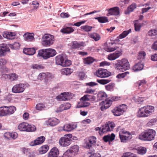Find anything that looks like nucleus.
<instances>
[{"mask_svg":"<svg viewBox=\"0 0 157 157\" xmlns=\"http://www.w3.org/2000/svg\"><path fill=\"white\" fill-rule=\"evenodd\" d=\"M24 37L25 40L28 41H32L34 39L33 36L29 33H25L24 35Z\"/></svg>","mask_w":157,"mask_h":157,"instance_id":"nucleus-39","label":"nucleus"},{"mask_svg":"<svg viewBox=\"0 0 157 157\" xmlns=\"http://www.w3.org/2000/svg\"><path fill=\"white\" fill-rule=\"evenodd\" d=\"M20 46V44L17 42H15L13 44H9V47L12 49H18Z\"/></svg>","mask_w":157,"mask_h":157,"instance_id":"nucleus-47","label":"nucleus"},{"mask_svg":"<svg viewBox=\"0 0 157 157\" xmlns=\"http://www.w3.org/2000/svg\"><path fill=\"white\" fill-rule=\"evenodd\" d=\"M93 27L92 26L86 25L81 26V28L82 30L86 32L90 31Z\"/></svg>","mask_w":157,"mask_h":157,"instance_id":"nucleus-51","label":"nucleus"},{"mask_svg":"<svg viewBox=\"0 0 157 157\" xmlns=\"http://www.w3.org/2000/svg\"><path fill=\"white\" fill-rule=\"evenodd\" d=\"M14 106H3L0 107V116H6L13 114L16 110Z\"/></svg>","mask_w":157,"mask_h":157,"instance_id":"nucleus-5","label":"nucleus"},{"mask_svg":"<svg viewBox=\"0 0 157 157\" xmlns=\"http://www.w3.org/2000/svg\"><path fill=\"white\" fill-rule=\"evenodd\" d=\"M121 54V52L119 51L110 54L109 55V60H115L120 56Z\"/></svg>","mask_w":157,"mask_h":157,"instance_id":"nucleus-21","label":"nucleus"},{"mask_svg":"<svg viewBox=\"0 0 157 157\" xmlns=\"http://www.w3.org/2000/svg\"><path fill=\"white\" fill-rule=\"evenodd\" d=\"M96 138L94 136H90L85 142V147L87 148H90L96 143Z\"/></svg>","mask_w":157,"mask_h":157,"instance_id":"nucleus-10","label":"nucleus"},{"mask_svg":"<svg viewBox=\"0 0 157 157\" xmlns=\"http://www.w3.org/2000/svg\"><path fill=\"white\" fill-rule=\"evenodd\" d=\"M116 68L122 72L130 68V64L127 59H123L118 60L115 64Z\"/></svg>","mask_w":157,"mask_h":157,"instance_id":"nucleus-4","label":"nucleus"},{"mask_svg":"<svg viewBox=\"0 0 157 157\" xmlns=\"http://www.w3.org/2000/svg\"><path fill=\"white\" fill-rule=\"evenodd\" d=\"M86 21H79L75 23L74 24H72L71 23H70L69 24V25H71L73 26H75L77 27H79L82 24H84L86 22Z\"/></svg>","mask_w":157,"mask_h":157,"instance_id":"nucleus-62","label":"nucleus"},{"mask_svg":"<svg viewBox=\"0 0 157 157\" xmlns=\"http://www.w3.org/2000/svg\"><path fill=\"white\" fill-rule=\"evenodd\" d=\"M85 45V43L84 42H78L77 41H74L73 42L72 47L73 48H79L80 47L84 46Z\"/></svg>","mask_w":157,"mask_h":157,"instance_id":"nucleus-30","label":"nucleus"},{"mask_svg":"<svg viewBox=\"0 0 157 157\" xmlns=\"http://www.w3.org/2000/svg\"><path fill=\"white\" fill-rule=\"evenodd\" d=\"M95 130L99 131V134L100 135H102L103 133H106L108 131V123L106 122L105 125L102 126V129L99 127H97L95 128Z\"/></svg>","mask_w":157,"mask_h":157,"instance_id":"nucleus-15","label":"nucleus"},{"mask_svg":"<svg viewBox=\"0 0 157 157\" xmlns=\"http://www.w3.org/2000/svg\"><path fill=\"white\" fill-rule=\"evenodd\" d=\"M54 78V75L52 73H46L45 78V82L47 83L50 81Z\"/></svg>","mask_w":157,"mask_h":157,"instance_id":"nucleus-40","label":"nucleus"},{"mask_svg":"<svg viewBox=\"0 0 157 157\" xmlns=\"http://www.w3.org/2000/svg\"><path fill=\"white\" fill-rule=\"evenodd\" d=\"M79 148L78 146L77 145H74L71 147L70 149L68 150H67L70 151V152H71V153H72V154H73V153L78 152L79 150Z\"/></svg>","mask_w":157,"mask_h":157,"instance_id":"nucleus-45","label":"nucleus"},{"mask_svg":"<svg viewBox=\"0 0 157 157\" xmlns=\"http://www.w3.org/2000/svg\"><path fill=\"white\" fill-rule=\"evenodd\" d=\"M54 41V36L48 34H45L43 36L41 39L42 45L46 47L52 45Z\"/></svg>","mask_w":157,"mask_h":157,"instance_id":"nucleus-6","label":"nucleus"},{"mask_svg":"<svg viewBox=\"0 0 157 157\" xmlns=\"http://www.w3.org/2000/svg\"><path fill=\"white\" fill-rule=\"evenodd\" d=\"M122 157H139L136 155L130 152H126L123 154Z\"/></svg>","mask_w":157,"mask_h":157,"instance_id":"nucleus-50","label":"nucleus"},{"mask_svg":"<svg viewBox=\"0 0 157 157\" xmlns=\"http://www.w3.org/2000/svg\"><path fill=\"white\" fill-rule=\"evenodd\" d=\"M49 147L47 145L42 146L40 149L39 152L40 154H43L46 153L48 150Z\"/></svg>","mask_w":157,"mask_h":157,"instance_id":"nucleus-42","label":"nucleus"},{"mask_svg":"<svg viewBox=\"0 0 157 157\" xmlns=\"http://www.w3.org/2000/svg\"><path fill=\"white\" fill-rule=\"evenodd\" d=\"M9 46H8L6 44H2L0 45V56H4L7 52L10 51V49Z\"/></svg>","mask_w":157,"mask_h":157,"instance_id":"nucleus-14","label":"nucleus"},{"mask_svg":"<svg viewBox=\"0 0 157 157\" xmlns=\"http://www.w3.org/2000/svg\"><path fill=\"white\" fill-rule=\"evenodd\" d=\"M127 136L124 135L119 134V136L122 142L125 143L130 138L129 137L130 136V133H128L127 135Z\"/></svg>","mask_w":157,"mask_h":157,"instance_id":"nucleus-35","label":"nucleus"},{"mask_svg":"<svg viewBox=\"0 0 157 157\" xmlns=\"http://www.w3.org/2000/svg\"><path fill=\"white\" fill-rule=\"evenodd\" d=\"M134 26L135 31L136 32H139L140 30L141 24L139 23H134Z\"/></svg>","mask_w":157,"mask_h":157,"instance_id":"nucleus-55","label":"nucleus"},{"mask_svg":"<svg viewBox=\"0 0 157 157\" xmlns=\"http://www.w3.org/2000/svg\"><path fill=\"white\" fill-rule=\"evenodd\" d=\"M136 7V5L135 3H132L130 6L128 8V12H125L126 14L129 13L130 12L132 11Z\"/></svg>","mask_w":157,"mask_h":157,"instance_id":"nucleus-46","label":"nucleus"},{"mask_svg":"<svg viewBox=\"0 0 157 157\" xmlns=\"http://www.w3.org/2000/svg\"><path fill=\"white\" fill-rule=\"evenodd\" d=\"M56 63L63 67H67L71 64V61L67 59L66 55L63 54L59 55L55 58Z\"/></svg>","mask_w":157,"mask_h":157,"instance_id":"nucleus-2","label":"nucleus"},{"mask_svg":"<svg viewBox=\"0 0 157 157\" xmlns=\"http://www.w3.org/2000/svg\"><path fill=\"white\" fill-rule=\"evenodd\" d=\"M144 65L143 63L140 62L136 63L132 67V69L134 71H141L143 69Z\"/></svg>","mask_w":157,"mask_h":157,"instance_id":"nucleus-27","label":"nucleus"},{"mask_svg":"<svg viewBox=\"0 0 157 157\" xmlns=\"http://www.w3.org/2000/svg\"><path fill=\"white\" fill-rule=\"evenodd\" d=\"M72 72V69L69 68H65L63 71V73L66 75H70Z\"/></svg>","mask_w":157,"mask_h":157,"instance_id":"nucleus-54","label":"nucleus"},{"mask_svg":"<svg viewBox=\"0 0 157 157\" xmlns=\"http://www.w3.org/2000/svg\"><path fill=\"white\" fill-rule=\"evenodd\" d=\"M74 31V28L65 25L61 29V32L63 33L69 34L73 32Z\"/></svg>","mask_w":157,"mask_h":157,"instance_id":"nucleus-24","label":"nucleus"},{"mask_svg":"<svg viewBox=\"0 0 157 157\" xmlns=\"http://www.w3.org/2000/svg\"><path fill=\"white\" fill-rule=\"evenodd\" d=\"M101 105L100 108L101 110L104 111L108 108V99L106 98L105 101H103L100 103Z\"/></svg>","mask_w":157,"mask_h":157,"instance_id":"nucleus-32","label":"nucleus"},{"mask_svg":"<svg viewBox=\"0 0 157 157\" xmlns=\"http://www.w3.org/2000/svg\"><path fill=\"white\" fill-rule=\"evenodd\" d=\"M148 35L150 36H154L157 34V30L151 29L149 30L148 33Z\"/></svg>","mask_w":157,"mask_h":157,"instance_id":"nucleus-61","label":"nucleus"},{"mask_svg":"<svg viewBox=\"0 0 157 157\" xmlns=\"http://www.w3.org/2000/svg\"><path fill=\"white\" fill-rule=\"evenodd\" d=\"M157 121V119L155 118L151 119L147 123V125L148 126H151L155 123Z\"/></svg>","mask_w":157,"mask_h":157,"instance_id":"nucleus-63","label":"nucleus"},{"mask_svg":"<svg viewBox=\"0 0 157 157\" xmlns=\"http://www.w3.org/2000/svg\"><path fill=\"white\" fill-rule=\"evenodd\" d=\"M107 96V94L104 92L100 91L98 94V97L99 100L104 99Z\"/></svg>","mask_w":157,"mask_h":157,"instance_id":"nucleus-41","label":"nucleus"},{"mask_svg":"<svg viewBox=\"0 0 157 157\" xmlns=\"http://www.w3.org/2000/svg\"><path fill=\"white\" fill-rule=\"evenodd\" d=\"M45 140V137L44 136H41L37 138L33 142H32L31 145L34 146L41 144L44 142Z\"/></svg>","mask_w":157,"mask_h":157,"instance_id":"nucleus-20","label":"nucleus"},{"mask_svg":"<svg viewBox=\"0 0 157 157\" xmlns=\"http://www.w3.org/2000/svg\"><path fill=\"white\" fill-rule=\"evenodd\" d=\"M88 36L90 38L93 39L95 41L99 40L101 38L100 36L95 33H89Z\"/></svg>","mask_w":157,"mask_h":157,"instance_id":"nucleus-31","label":"nucleus"},{"mask_svg":"<svg viewBox=\"0 0 157 157\" xmlns=\"http://www.w3.org/2000/svg\"><path fill=\"white\" fill-rule=\"evenodd\" d=\"M90 105V103L86 102V101L83 100L81 101L77 105V107L78 108L86 107Z\"/></svg>","mask_w":157,"mask_h":157,"instance_id":"nucleus-36","label":"nucleus"},{"mask_svg":"<svg viewBox=\"0 0 157 157\" xmlns=\"http://www.w3.org/2000/svg\"><path fill=\"white\" fill-rule=\"evenodd\" d=\"M94 59L91 57H88L83 59L84 63L85 64H90L92 63L94 61Z\"/></svg>","mask_w":157,"mask_h":157,"instance_id":"nucleus-38","label":"nucleus"},{"mask_svg":"<svg viewBox=\"0 0 157 157\" xmlns=\"http://www.w3.org/2000/svg\"><path fill=\"white\" fill-rule=\"evenodd\" d=\"M26 84L20 83L15 85L12 88V92L15 93L23 92L26 88Z\"/></svg>","mask_w":157,"mask_h":157,"instance_id":"nucleus-9","label":"nucleus"},{"mask_svg":"<svg viewBox=\"0 0 157 157\" xmlns=\"http://www.w3.org/2000/svg\"><path fill=\"white\" fill-rule=\"evenodd\" d=\"M18 134L17 133L13 132H6L4 134V136L7 138H11L13 139H15L17 137Z\"/></svg>","mask_w":157,"mask_h":157,"instance_id":"nucleus-29","label":"nucleus"},{"mask_svg":"<svg viewBox=\"0 0 157 157\" xmlns=\"http://www.w3.org/2000/svg\"><path fill=\"white\" fill-rule=\"evenodd\" d=\"M138 153L140 154H145L146 152V149L145 147H139L137 149Z\"/></svg>","mask_w":157,"mask_h":157,"instance_id":"nucleus-53","label":"nucleus"},{"mask_svg":"<svg viewBox=\"0 0 157 157\" xmlns=\"http://www.w3.org/2000/svg\"><path fill=\"white\" fill-rule=\"evenodd\" d=\"M28 123L23 122L21 123L18 126V128L21 131L27 132Z\"/></svg>","mask_w":157,"mask_h":157,"instance_id":"nucleus-33","label":"nucleus"},{"mask_svg":"<svg viewBox=\"0 0 157 157\" xmlns=\"http://www.w3.org/2000/svg\"><path fill=\"white\" fill-rule=\"evenodd\" d=\"M69 93H63L57 96L56 97V99L58 101H65L70 99L69 97Z\"/></svg>","mask_w":157,"mask_h":157,"instance_id":"nucleus-13","label":"nucleus"},{"mask_svg":"<svg viewBox=\"0 0 157 157\" xmlns=\"http://www.w3.org/2000/svg\"><path fill=\"white\" fill-rule=\"evenodd\" d=\"M36 130V127L34 125L29 124L28 123L27 126V132H34Z\"/></svg>","mask_w":157,"mask_h":157,"instance_id":"nucleus-44","label":"nucleus"},{"mask_svg":"<svg viewBox=\"0 0 157 157\" xmlns=\"http://www.w3.org/2000/svg\"><path fill=\"white\" fill-rule=\"evenodd\" d=\"M110 40L111 41V42L109 43V52H113L118 48L116 46V43H115V42L116 41H115V40H112L111 39H110Z\"/></svg>","mask_w":157,"mask_h":157,"instance_id":"nucleus-19","label":"nucleus"},{"mask_svg":"<svg viewBox=\"0 0 157 157\" xmlns=\"http://www.w3.org/2000/svg\"><path fill=\"white\" fill-rule=\"evenodd\" d=\"M32 67L33 69L39 70L40 69H44V67L41 65H38L37 64L32 65Z\"/></svg>","mask_w":157,"mask_h":157,"instance_id":"nucleus-58","label":"nucleus"},{"mask_svg":"<svg viewBox=\"0 0 157 157\" xmlns=\"http://www.w3.org/2000/svg\"><path fill=\"white\" fill-rule=\"evenodd\" d=\"M97 81L99 83L102 85H105L108 83V80L107 79H97Z\"/></svg>","mask_w":157,"mask_h":157,"instance_id":"nucleus-64","label":"nucleus"},{"mask_svg":"<svg viewBox=\"0 0 157 157\" xmlns=\"http://www.w3.org/2000/svg\"><path fill=\"white\" fill-rule=\"evenodd\" d=\"M120 14L119 9L115 7L109 9V14L117 16Z\"/></svg>","mask_w":157,"mask_h":157,"instance_id":"nucleus-23","label":"nucleus"},{"mask_svg":"<svg viewBox=\"0 0 157 157\" xmlns=\"http://www.w3.org/2000/svg\"><path fill=\"white\" fill-rule=\"evenodd\" d=\"M131 29L126 31H124L121 34L118 36L117 38L115 39V41L118 42L120 41L119 39H122L126 37L129 33H131Z\"/></svg>","mask_w":157,"mask_h":157,"instance_id":"nucleus-16","label":"nucleus"},{"mask_svg":"<svg viewBox=\"0 0 157 157\" xmlns=\"http://www.w3.org/2000/svg\"><path fill=\"white\" fill-rule=\"evenodd\" d=\"M146 81L144 80L138 81L136 83V85L138 87V89H143L142 88H144L146 84Z\"/></svg>","mask_w":157,"mask_h":157,"instance_id":"nucleus-34","label":"nucleus"},{"mask_svg":"<svg viewBox=\"0 0 157 157\" xmlns=\"http://www.w3.org/2000/svg\"><path fill=\"white\" fill-rule=\"evenodd\" d=\"M145 56L146 53L144 51H140L138 54V59H143Z\"/></svg>","mask_w":157,"mask_h":157,"instance_id":"nucleus-57","label":"nucleus"},{"mask_svg":"<svg viewBox=\"0 0 157 157\" xmlns=\"http://www.w3.org/2000/svg\"><path fill=\"white\" fill-rule=\"evenodd\" d=\"M88 155L89 157H101V155L99 153H95L94 151L89 152Z\"/></svg>","mask_w":157,"mask_h":157,"instance_id":"nucleus-48","label":"nucleus"},{"mask_svg":"<svg viewBox=\"0 0 157 157\" xmlns=\"http://www.w3.org/2000/svg\"><path fill=\"white\" fill-rule=\"evenodd\" d=\"M120 97H112L110 99L109 98V108L110 106L109 105H111L113 101H116L119 100L120 99Z\"/></svg>","mask_w":157,"mask_h":157,"instance_id":"nucleus-52","label":"nucleus"},{"mask_svg":"<svg viewBox=\"0 0 157 157\" xmlns=\"http://www.w3.org/2000/svg\"><path fill=\"white\" fill-rule=\"evenodd\" d=\"M95 19L98 20L99 22L101 23H104L108 21L107 17H95Z\"/></svg>","mask_w":157,"mask_h":157,"instance_id":"nucleus-43","label":"nucleus"},{"mask_svg":"<svg viewBox=\"0 0 157 157\" xmlns=\"http://www.w3.org/2000/svg\"><path fill=\"white\" fill-rule=\"evenodd\" d=\"M77 124L75 123H69L65 124L63 126V130L66 132H70L76 128Z\"/></svg>","mask_w":157,"mask_h":157,"instance_id":"nucleus-11","label":"nucleus"},{"mask_svg":"<svg viewBox=\"0 0 157 157\" xmlns=\"http://www.w3.org/2000/svg\"><path fill=\"white\" fill-rule=\"evenodd\" d=\"M16 34L14 32L6 31L3 33L2 35L4 38L12 40L14 38Z\"/></svg>","mask_w":157,"mask_h":157,"instance_id":"nucleus-22","label":"nucleus"},{"mask_svg":"<svg viewBox=\"0 0 157 157\" xmlns=\"http://www.w3.org/2000/svg\"><path fill=\"white\" fill-rule=\"evenodd\" d=\"M107 70L105 69L99 68L96 72L97 76L100 78H105L108 77Z\"/></svg>","mask_w":157,"mask_h":157,"instance_id":"nucleus-12","label":"nucleus"},{"mask_svg":"<svg viewBox=\"0 0 157 157\" xmlns=\"http://www.w3.org/2000/svg\"><path fill=\"white\" fill-rule=\"evenodd\" d=\"M59 154L58 149L56 147L52 148L48 153V157H57Z\"/></svg>","mask_w":157,"mask_h":157,"instance_id":"nucleus-18","label":"nucleus"},{"mask_svg":"<svg viewBox=\"0 0 157 157\" xmlns=\"http://www.w3.org/2000/svg\"><path fill=\"white\" fill-rule=\"evenodd\" d=\"M71 134H69L68 135H65L61 138L59 140V145L62 147H67L71 144L72 140L71 139Z\"/></svg>","mask_w":157,"mask_h":157,"instance_id":"nucleus-8","label":"nucleus"},{"mask_svg":"<svg viewBox=\"0 0 157 157\" xmlns=\"http://www.w3.org/2000/svg\"><path fill=\"white\" fill-rule=\"evenodd\" d=\"M23 53L28 55H33L35 54L36 50L34 48H25L24 49Z\"/></svg>","mask_w":157,"mask_h":157,"instance_id":"nucleus-26","label":"nucleus"},{"mask_svg":"<svg viewBox=\"0 0 157 157\" xmlns=\"http://www.w3.org/2000/svg\"><path fill=\"white\" fill-rule=\"evenodd\" d=\"M156 132L152 129H149L142 132L139 136V139L145 141H151L154 140Z\"/></svg>","mask_w":157,"mask_h":157,"instance_id":"nucleus-1","label":"nucleus"},{"mask_svg":"<svg viewBox=\"0 0 157 157\" xmlns=\"http://www.w3.org/2000/svg\"><path fill=\"white\" fill-rule=\"evenodd\" d=\"M56 54L55 50L52 48L42 49L40 50L38 55L42 57L44 59H47L55 56Z\"/></svg>","mask_w":157,"mask_h":157,"instance_id":"nucleus-3","label":"nucleus"},{"mask_svg":"<svg viewBox=\"0 0 157 157\" xmlns=\"http://www.w3.org/2000/svg\"><path fill=\"white\" fill-rule=\"evenodd\" d=\"M129 74V72L128 71H126L121 74H119L117 76V78H123L127 74Z\"/></svg>","mask_w":157,"mask_h":157,"instance_id":"nucleus-59","label":"nucleus"},{"mask_svg":"<svg viewBox=\"0 0 157 157\" xmlns=\"http://www.w3.org/2000/svg\"><path fill=\"white\" fill-rule=\"evenodd\" d=\"M3 76L7 77L9 78L10 80L11 81H16L17 80L18 75L15 73H13L7 74H3Z\"/></svg>","mask_w":157,"mask_h":157,"instance_id":"nucleus-25","label":"nucleus"},{"mask_svg":"<svg viewBox=\"0 0 157 157\" xmlns=\"http://www.w3.org/2000/svg\"><path fill=\"white\" fill-rule=\"evenodd\" d=\"M145 109L144 108V107L140 108L139 109L138 112V116L139 117H147V114L145 113Z\"/></svg>","mask_w":157,"mask_h":157,"instance_id":"nucleus-37","label":"nucleus"},{"mask_svg":"<svg viewBox=\"0 0 157 157\" xmlns=\"http://www.w3.org/2000/svg\"><path fill=\"white\" fill-rule=\"evenodd\" d=\"M115 127V125L113 122L109 121V131H112Z\"/></svg>","mask_w":157,"mask_h":157,"instance_id":"nucleus-60","label":"nucleus"},{"mask_svg":"<svg viewBox=\"0 0 157 157\" xmlns=\"http://www.w3.org/2000/svg\"><path fill=\"white\" fill-rule=\"evenodd\" d=\"M73 154H72V153L70 152V151L67 150L63 153L62 156V157H73Z\"/></svg>","mask_w":157,"mask_h":157,"instance_id":"nucleus-56","label":"nucleus"},{"mask_svg":"<svg viewBox=\"0 0 157 157\" xmlns=\"http://www.w3.org/2000/svg\"><path fill=\"white\" fill-rule=\"evenodd\" d=\"M59 122V120L56 118H49L46 121L47 124L51 126H55L58 124Z\"/></svg>","mask_w":157,"mask_h":157,"instance_id":"nucleus-17","label":"nucleus"},{"mask_svg":"<svg viewBox=\"0 0 157 157\" xmlns=\"http://www.w3.org/2000/svg\"><path fill=\"white\" fill-rule=\"evenodd\" d=\"M145 113L147 114V116L151 114L154 111L155 108L153 106L147 105L144 106Z\"/></svg>","mask_w":157,"mask_h":157,"instance_id":"nucleus-28","label":"nucleus"},{"mask_svg":"<svg viewBox=\"0 0 157 157\" xmlns=\"http://www.w3.org/2000/svg\"><path fill=\"white\" fill-rule=\"evenodd\" d=\"M45 108L44 104L43 103H40L36 104V109L38 110H41Z\"/></svg>","mask_w":157,"mask_h":157,"instance_id":"nucleus-49","label":"nucleus"},{"mask_svg":"<svg viewBox=\"0 0 157 157\" xmlns=\"http://www.w3.org/2000/svg\"><path fill=\"white\" fill-rule=\"evenodd\" d=\"M127 106L126 105L122 104L114 108L112 110V113L115 116H120L126 111Z\"/></svg>","mask_w":157,"mask_h":157,"instance_id":"nucleus-7","label":"nucleus"}]
</instances>
